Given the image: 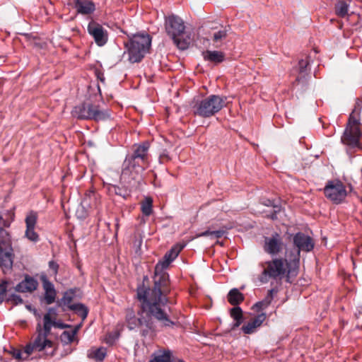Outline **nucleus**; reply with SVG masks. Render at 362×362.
Instances as JSON below:
<instances>
[{
  "label": "nucleus",
  "instance_id": "obj_38",
  "mask_svg": "<svg viewBox=\"0 0 362 362\" xmlns=\"http://www.w3.org/2000/svg\"><path fill=\"white\" fill-rule=\"evenodd\" d=\"M310 64L309 58L307 57L305 59H302L298 62V71L300 74L306 72L307 66Z\"/></svg>",
  "mask_w": 362,
  "mask_h": 362
},
{
  "label": "nucleus",
  "instance_id": "obj_39",
  "mask_svg": "<svg viewBox=\"0 0 362 362\" xmlns=\"http://www.w3.org/2000/svg\"><path fill=\"white\" fill-rule=\"evenodd\" d=\"M227 37V30L223 29L220 30L214 33L213 40L214 42H218L223 39H225Z\"/></svg>",
  "mask_w": 362,
  "mask_h": 362
},
{
  "label": "nucleus",
  "instance_id": "obj_12",
  "mask_svg": "<svg viewBox=\"0 0 362 362\" xmlns=\"http://www.w3.org/2000/svg\"><path fill=\"white\" fill-rule=\"evenodd\" d=\"M73 115L79 119L105 120L110 117L109 112L102 110L100 107L92 103H84L74 107Z\"/></svg>",
  "mask_w": 362,
  "mask_h": 362
},
{
  "label": "nucleus",
  "instance_id": "obj_5",
  "mask_svg": "<svg viewBox=\"0 0 362 362\" xmlns=\"http://www.w3.org/2000/svg\"><path fill=\"white\" fill-rule=\"evenodd\" d=\"M288 262L289 257L287 255L286 258H274L261 263L264 269L258 277L259 281L262 284H267L270 279L281 280L286 274H289L298 269V267L289 265Z\"/></svg>",
  "mask_w": 362,
  "mask_h": 362
},
{
  "label": "nucleus",
  "instance_id": "obj_41",
  "mask_svg": "<svg viewBox=\"0 0 362 362\" xmlns=\"http://www.w3.org/2000/svg\"><path fill=\"white\" fill-rule=\"evenodd\" d=\"M52 327H54L56 328H59V329H64L66 327H70L71 326L69 325L64 324V322H62L60 320L57 321V320H56L55 318H53V320H51L50 324H49L50 329H52Z\"/></svg>",
  "mask_w": 362,
  "mask_h": 362
},
{
  "label": "nucleus",
  "instance_id": "obj_27",
  "mask_svg": "<svg viewBox=\"0 0 362 362\" xmlns=\"http://www.w3.org/2000/svg\"><path fill=\"white\" fill-rule=\"evenodd\" d=\"M9 247H12L11 235L6 229L0 228V248L7 250Z\"/></svg>",
  "mask_w": 362,
  "mask_h": 362
},
{
  "label": "nucleus",
  "instance_id": "obj_45",
  "mask_svg": "<svg viewBox=\"0 0 362 362\" xmlns=\"http://www.w3.org/2000/svg\"><path fill=\"white\" fill-rule=\"evenodd\" d=\"M170 160V156L167 151H164L159 157V161L160 163H164Z\"/></svg>",
  "mask_w": 362,
  "mask_h": 362
},
{
  "label": "nucleus",
  "instance_id": "obj_7",
  "mask_svg": "<svg viewBox=\"0 0 362 362\" xmlns=\"http://www.w3.org/2000/svg\"><path fill=\"white\" fill-rule=\"evenodd\" d=\"M129 40L124 42L129 60L132 63L140 62L148 52L151 45V37L146 33L129 35Z\"/></svg>",
  "mask_w": 362,
  "mask_h": 362
},
{
  "label": "nucleus",
  "instance_id": "obj_31",
  "mask_svg": "<svg viewBox=\"0 0 362 362\" xmlns=\"http://www.w3.org/2000/svg\"><path fill=\"white\" fill-rule=\"evenodd\" d=\"M3 214H5L6 218L4 216H0V228H9L13 221L14 214L7 211Z\"/></svg>",
  "mask_w": 362,
  "mask_h": 362
},
{
  "label": "nucleus",
  "instance_id": "obj_51",
  "mask_svg": "<svg viewBox=\"0 0 362 362\" xmlns=\"http://www.w3.org/2000/svg\"><path fill=\"white\" fill-rule=\"evenodd\" d=\"M212 231L211 230H206L198 235L199 237L212 236Z\"/></svg>",
  "mask_w": 362,
  "mask_h": 362
},
{
  "label": "nucleus",
  "instance_id": "obj_29",
  "mask_svg": "<svg viewBox=\"0 0 362 362\" xmlns=\"http://www.w3.org/2000/svg\"><path fill=\"white\" fill-rule=\"evenodd\" d=\"M334 8L336 14L341 18H344L348 13L349 4L345 1H339L335 4Z\"/></svg>",
  "mask_w": 362,
  "mask_h": 362
},
{
  "label": "nucleus",
  "instance_id": "obj_25",
  "mask_svg": "<svg viewBox=\"0 0 362 362\" xmlns=\"http://www.w3.org/2000/svg\"><path fill=\"white\" fill-rule=\"evenodd\" d=\"M107 355V349L105 347H99L95 349H91L88 353V357L94 359L96 362H101Z\"/></svg>",
  "mask_w": 362,
  "mask_h": 362
},
{
  "label": "nucleus",
  "instance_id": "obj_16",
  "mask_svg": "<svg viewBox=\"0 0 362 362\" xmlns=\"http://www.w3.org/2000/svg\"><path fill=\"white\" fill-rule=\"evenodd\" d=\"M37 221V213L35 211H30L25 217V222L26 230L25 237L29 240L37 243L39 241V235L35 231V227Z\"/></svg>",
  "mask_w": 362,
  "mask_h": 362
},
{
  "label": "nucleus",
  "instance_id": "obj_11",
  "mask_svg": "<svg viewBox=\"0 0 362 362\" xmlns=\"http://www.w3.org/2000/svg\"><path fill=\"white\" fill-rule=\"evenodd\" d=\"M171 262L172 261H170L169 259L166 258L165 256L158 261L155 267L153 286L152 288H147V289L156 288L158 290L159 293H160L161 296L168 298V295L170 293L169 275L168 273L165 272L164 270L168 267Z\"/></svg>",
  "mask_w": 362,
  "mask_h": 362
},
{
  "label": "nucleus",
  "instance_id": "obj_48",
  "mask_svg": "<svg viewBox=\"0 0 362 362\" xmlns=\"http://www.w3.org/2000/svg\"><path fill=\"white\" fill-rule=\"evenodd\" d=\"M117 185L109 184L107 186V189L110 194H115L117 192Z\"/></svg>",
  "mask_w": 362,
  "mask_h": 362
},
{
  "label": "nucleus",
  "instance_id": "obj_19",
  "mask_svg": "<svg viewBox=\"0 0 362 362\" xmlns=\"http://www.w3.org/2000/svg\"><path fill=\"white\" fill-rule=\"evenodd\" d=\"M69 4L73 5L78 13L89 15L95 10V4L90 0H70Z\"/></svg>",
  "mask_w": 362,
  "mask_h": 362
},
{
  "label": "nucleus",
  "instance_id": "obj_40",
  "mask_svg": "<svg viewBox=\"0 0 362 362\" xmlns=\"http://www.w3.org/2000/svg\"><path fill=\"white\" fill-rule=\"evenodd\" d=\"M278 290L275 288H273L268 291L267 295L266 297L262 300L265 304H267V306H269L273 298H274V293H277Z\"/></svg>",
  "mask_w": 362,
  "mask_h": 362
},
{
  "label": "nucleus",
  "instance_id": "obj_10",
  "mask_svg": "<svg viewBox=\"0 0 362 362\" xmlns=\"http://www.w3.org/2000/svg\"><path fill=\"white\" fill-rule=\"evenodd\" d=\"M171 262L172 261H170L169 259L166 258L165 256L158 261L155 267L153 286L152 288H147V289L156 288L158 290L159 293H160L161 296L168 298V295L170 293L169 275L168 273L165 272L164 270L168 267Z\"/></svg>",
  "mask_w": 362,
  "mask_h": 362
},
{
  "label": "nucleus",
  "instance_id": "obj_35",
  "mask_svg": "<svg viewBox=\"0 0 362 362\" xmlns=\"http://www.w3.org/2000/svg\"><path fill=\"white\" fill-rule=\"evenodd\" d=\"M119 333L118 332H108L105 335V342L107 344L112 346L116 342V341L119 339Z\"/></svg>",
  "mask_w": 362,
  "mask_h": 362
},
{
  "label": "nucleus",
  "instance_id": "obj_22",
  "mask_svg": "<svg viewBox=\"0 0 362 362\" xmlns=\"http://www.w3.org/2000/svg\"><path fill=\"white\" fill-rule=\"evenodd\" d=\"M266 317L267 316L264 313H262L257 315L250 322L242 327L243 332L247 334L253 333L255 331V329L263 323V322L266 320Z\"/></svg>",
  "mask_w": 362,
  "mask_h": 362
},
{
  "label": "nucleus",
  "instance_id": "obj_28",
  "mask_svg": "<svg viewBox=\"0 0 362 362\" xmlns=\"http://www.w3.org/2000/svg\"><path fill=\"white\" fill-rule=\"evenodd\" d=\"M78 329L79 326H76L71 332L64 331L60 336L61 341L64 344H69L73 342Z\"/></svg>",
  "mask_w": 362,
  "mask_h": 362
},
{
  "label": "nucleus",
  "instance_id": "obj_21",
  "mask_svg": "<svg viewBox=\"0 0 362 362\" xmlns=\"http://www.w3.org/2000/svg\"><path fill=\"white\" fill-rule=\"evenodd\" d=\"M202 55L204 61L212 63L214 65L219 64L226 59V54L221 51L206 50L202 52Z\"/></svg>",
  "mask_w": 362,
  "mask_h": 362
},
{
  "label": "nucleus",
  "instance_id": "obj_4",
  "mask_svg": "<svg viewBox=\"0 0 362 362\" xmlns=\"http://www.w3.org/2000/svg\"><path fill=\"white\" fill-rule=\"evenodd\" d=\"M362 109V100L357 98L354 108L350 114L346 127L341 137V142L346 146L347 153L356 148H360V139L362 136L360 115Z\"/></svg>",
  "mask_w": 362,
  "mask_h": 362
},
{
  "label": "nucleus",
  "instance_id": "obj_52",
  "mask_svg": "<svg viewBox=\"0 0 362 362\" xmlns=\"http://www.w3.org/2000/svg\"><path fill=\"white\" fill-rule=\"evenodd\" d=\"M33 313H34V315H35V316H37V317H40V315L37 313V310H36L35 308H33Z\"/></svg>",
  "mask_w": 362,
  "mask_h": 362
},
{
  "label": "nucleus",
  "instance_id": "obj_15",
  "mask_svg": "<svg viewBox=\"0 0 362 362\" xmlns=\"http://www.w3.org/2000/svg\"><path fill=\"white\" fill-rule=\"evenodd\" d=\"M88 32L93 37L97 45L101 47L105 45L108 40V34L102 25L91 21L88 25Z\"/></svg>",
  "mask_w": 362,
  "mask_h": 362
},
{
  "label": "nucleus",
  "instance_id": "obj_30",
  "mask_svg": "<svg viewBox=\"0 0 362 362\" xmlns=\"http://www.w3.org/2000/svg\"><path fill=\"white\" fill-rule=\"evenodd\" d=\"M153 199L151 197H146L141 204V210L146 216H149L152 212Z\"/></svg>",
  "mask_w": 362,
  "mask_h": 362
},
{
  "label": "nucleus",
  "instance_id": "obj_24",
  "mask_svg": "<svg viewBox=\"0 0 362 362\" xmlns=\"http://www.w3.org/2000/svg\"><path fill=\"white\" fill-rule=\"evenodd\" d=\"M244 300V296L238 288H232L228 293V301L234 306H238Z\"/></svg>",
  "mask_w": 362,
  "mask_h": 362
},
{
  "label": "nucleus",
  "instance_id": "obj_20",
  "mask_svg": "<svg viewBox=\"0 0 362 362\" xmlns=\"http://www.w3.org/2000/svg\"><path fill=\"white\" fill-rule=\"evenodd\" d=\"M148 362H183L176 359L169 349H159L153 353Z\"/></svg>",
  "mask_w": 362,
  "mask_h": 362
},
{
  "label": "nucleus",
  "instance_id": "obj_6",
  "mask_svg": "<svg viewBox=\"0 0 362 362\" xmlns=\"http://www.w3.org/2000/svg\"><path fill=\"white\" fill-rule=\"evenodd\" d=\"M165 30L178 49H187L191 43V34L186 31L184 21L175 14L165 18Z\"/></svg>",
  "mask_w": 362,
  "mask_h": 362
},
{
  "label": "nucleus",
  "instance_id": "obj_53",
  "mask_svg": "<svg viewBox=\"0 0 362 362\" xmlns=\"http://www.w3.org/2000/svg\"><path fill=\"white\" fill-rule=\"evenodd\" d=\"M26 308L27 309H28L29 310H33V308H32V306L31 305H26Z\"/></svg>",
  "mask_w": 362,
  "mask_h": 362
},
{
  "label": "nucleus",
  "instance_id": "obj_18",
  "mask_svg": "<svg viewBox=\"0 0 362 362\" xmlns=\"http://www.w3.org/2000/svg\"><path fill=\"white\" fill-rule=\"evenodd\" d=\"M40 280L42 283V287L45 291V301L46 304L50 305L55 301L57 296V291L54 286L45 275L41 276Z\"/></svg>",
  "mask_w": 362,
  "mask_h": 362
},
{
  "label": "nucleus",
  "instance_id": "obj_32",
  "mask_svg": "<svg viewBox=\"0 0 362 362\" xmlns=\"http://www.w3.org/2000/svg\"><path fill=\"white\" fill-rule=\"evenodd\" d=\"M75 293V290L72 288L65 291L61 299L62 303L69 308V306L71 305V303L74 298Z\"/></svg>",
  "mask_w": 362,
  "mask_h": 362
},
{
  "label": "nucleus",
  "instance_id": "obj_49",
  "mask_svg": "<svg viewBox=\"0 0 362 362\" xmlns=\"http://www.w3.org/2000/svg\"><path fill=\"white\" fill-rule=\"evenodd\" d=\"M280 211V206H278L277 209H274L273 211L271 213L270 215H269L268 216L272 219V220H276L277 219V214Z\"/></svg>",
  "mask_w": 362,
  "mask_h": 362
},
{
  "label": "nucleus",
  "instance_id": "obj_26",
  "mask_svg": "<svg viewBox=\"0 0 362 362\" xmlns=\"http://www.w3.org/2000/svg\"><path fill=\"white\" fill-rule=\"evenodd\" d=\"M69 309L74 311L78 316L84 320L88 314V308L84 304L78 303L69 306Z\"/></svg>",
  "mask_w": 362,
  "mask_h": 362
},
{
  "label": "nucleus",
  "instance_id": "obj_36",
  "mask_svg": "<svg viewBox=\"0 0 362 362\" xmlns=\"http://www.w3.org/2000/svg\"><path fill=\"white\" fill-rule=\"evenodd\" d=\"M6 301L8 303H12L15 305L23 303V300L21 296L16 293L8 295L6 298Z\"/></svg>",
  "mask_w": 362,
  "mask_h": 362
},
{
  "label": "nucleus",
  "instance_id": "obj_13",
  "mask_svg": "<svg viewBox=\"0 0 362 362\" xmlns=\"http://www.w3.org/2000/svg\"><path fill=\"white\" fill-rule=\"evenodd\" d=\"M323 192L326 198L336 204L342 203L347 196L346 187L339 180H328Z\"/></svg>",
  "mask_w": 362,
  "mask_h": 362
},
{
  "label": "nucleus",
  "instance_id": "obj_9",
  "mask_svg": "<svg viewBox=\"0 0 362 362\" xmlns=\"http://www.w3.org/2000/svg\"><path fill=\"white\" fill-rule=\"evenodd\" d=\"M293 244L295 248L287 253L289 257L288 264L299 267L300 252H311L315 247V242L308 235L298 232L293 235Z\"/></svg>",
  "mask_w": 362,
  "mask_h": 362
},
{
  "label": "nucleus",
  "instance_id": "obj_3",
  "mask_svg": "<svg viewBox=\"0 0 362 362\" xmlns=\"http://www.w3.org/2000/svg\"><path fill=\"white\" fill-rule=\"evenodd\" d=\"M57 315V310L56 308H49L47 313L44 315L43 321V332L41 329L40 324L37 325V335L33 342L27 344L25 347V353L26 357H28L34 351H45L44 354L48 356L54 355L56 349L54 347V344L51 340L47 339V336L50 334L49 324L53 318L56 319Z\"/></svg>",
  "mask_w": 362,
  "mask_h": 362
},
{
  "label": "nucleus",
  "instance_id": "obj_43",
  "mask_svg": "<svg viewBox=\"0 0 362 362\" xmlns=\"http://www.w3.org/2000/svg\"><path fill=\"white\" fill-rule=\"evenodd\" d=\"M262 204L267 206H272L273 209H277L279 205L275 203L274 200H272L269 199H265L262 201Z\"/></svg>",
  "mask_w": 362,
  "mask_h": 362
},
{
  "label": "nucleus",
  "instance_id": "obj_47",
  "mask_svg": "<svg viewBox=\"0 0 362 362\" xmlns=\"http://www.w3.org/2000/svg\"><path fill=\"white\" fill-rule=\"evenodd\" d=\"M11 354H12L13 357L15 358L16 359H18L19 361L22 360V353L20 350L13 349Z\"/></svg>",
  "mask_w": 362,
  "mask_h": 362
},
{
  "label": "nucleus",
  "instance_id": "obj_17",
  "mask_svg": "<svg viewBox=\"0 0 362 362\" xmlns=\"http://www.w3.org/2000/svg\"><path fill=\"white\" fill-rule=\"evenodd\" d=\"M37 281L34 277L26 274L24 279L19 282L14 289L19 293H32L37 289Z\"/></svg>",
  "mask_w": 362,
  "mask_h": 362
},
{
  "label": "nucleus",
  "instance_id": "obj_23",
  "mask_svg": "<svg viewBox=\"0 0 362 362\" xmlns=\"http://www.w3.org/2000/svg\"><path fill=\"white\" fill-rule=\"evenodd\" d=\"M13 248H0V267L6 269H11L13 265Z\"/></svg>",
  "mask_w": 362,
  "mask_h": 362
},
{
  "label": "nucleus",
  "instance_id": "obj_34",
  "mask_svg": "<svg viewBox=\"0 0 362 362\" xmlns=\"http://www.w3.org/2000/svg\"><path fill=\"white\" fill-rule=\"evenodd\" d=\"M8 282L6 280H3L0 283V305L6 300L8 291Z\"/></svg>",
  "mask_w": 362,
  "mask_h": 362
},
{
  "label": "nucleus",
  "instance_id": "obj_46",
  "mask_svg": "<svg viewBox=\"0 0 362 362\" xmlns=\"http://www.w3.org/2000/svg\"><path fill=\"white\" fill-rule=\"evenodd\" d=\"M49 267L53 272V274L56 275L58 272L59 264L54 261H50L49 262Z\"/></svg>",
  "mask_w": 362,
  "mask_h": 362
},
{
  "label": "nucleus",
  "instance_id": "obj_42",
  "mask_svg": "<svg viewBox=\"0 0 362 362\" xmlns=\"http://www.w3.org/2000/svg\"><path fill=\"white\" fill-rule=\"evenodd\" d=\"M227 230H228V228L223 227L222 228H221L219 230H213L212 236H214L216 238H221L226 233Z\"/></svg>",
  "mask_w": 362,
  "mask_h": 362
},
{
  "label": "nucleus",
  "instance_id": "obj_33",
  "mask_svg": "<svg viewBox=\"0 0 362 362\" xmlns=\"http://www.w3.org/2000/svg\"><path fill=\"white\" fill-rule=\"evenodd\" d=\"M183 247L184 246L175 245L170 250H168L164 256L169 259L170 261L173 262V260L176 259Z\"/></svg>",
  "mask_w": 362,
  "mask_h": 362
},
{
  "label": "nucleus",
  "instance_id": "obj_1",
  "mask_svg": "<svg viewBox=\"0 0 362 362\" xmlns=\"http://www.w3.org/2000/svg\"><path fill=\"white\" fill-rule=\"evenodd\" d=\"M137 298L140 306L136 313L133 308L125 310V325L129 330L139 331L141 336L146 337L154 329L153 318L164 327H173L168 313H171L169 298L161 296L156 288L147 289L144 285L137 288Z\"/></svg>",
  "mask_w": 362,
  "mask_h": 362
},
{
  "label": "nucleus",
  "instance_id": "obj_50",
  "mask_svg": "<svg viewBox=\"0 0 362 362\" xmlns=\"http://www.w3.org/2000/svg\"><path fill=\"white\" fill-rule=\"evenodd\" d=\"M235 322L232 325V329H235L238 327L243 322V318H238V320H234Z\"/></svg>",
  "mask_w": 362,
  "mask_h": 362
},
{
  "label": "nucleus",
  "instance_id": "obj_8",
  "mask_svg": "<svg viewBox=\"0 0 362 362\" xmlns=\"http://www.w3.org/2000/svg\"><path fill=\"white\" fill-rule=\"evenodd\" d=\"M226 97L218 95H210L197 100L192 106L195 115L208 118L218 112L226 105Z\"/></svg>",
  "mask_w": 362,
  "mask_h": 362
},
{
  "label": "nucleus",
  "instance_id": "obj_37",
  "mask_svg": "<svg viewBox=\"0 0 362 362\" xmlns=\"http://www.w3.org/2000/svg\"><path fill=\"white\" fill-rule=\"evenodd\" d=\"M230 314L233 320H238V318H243V310L239 306H234L230 309Z\"/></svg>",
  "mask_w": 362,
  "mask_h": 362
},
{
  "label": "nucleus",
  "instance_id": "obj_14",
  "mask_svg": "<svg viewBox=\"0 0 362 362\" xmlns=\"http://www.w3.org/2000/svg\"><path fill=\"white\" fill-rule=\"evenodd\" d=\"M285 247L281 235L277 232L273 233L270 236L264 237L263 250L271 256L278 255Z\"/></svg>",
  "mask_w": 362,
  "mask_h": 362
},
{
  "label": "nucleus",
  "instance_id": "obj_2",
  "mask_svg": "<svg viewBox=\"0 0 362 362\" xmlns=\"http://www.w3.org/2000/svg\"><path fill=\"white\" fill-rule=\"evenodd\" d=\"M149 146L148 142L134 144L132 152L126 155L120 175V182L123 186H117L116 195L127 199L131 192L140 186L143 180L142 174L149 163Z\"/></svg>",
  "mask_w": 362,
  "mask_h": 362
},
{
  "label": "nucleus",
  "instance_id": "obj_44",
  "mask_svg": "<svg viewBox=\"0 0 362 362\" xmlns=\"http://www.w3.org/2000/svg\"><path fill=\"white\" fill-rule=\"evenodd\" d=\"M268 306L267 305V304H265V303H264L263 300L258 301L253 305V308L255 309L257 311L265 309Z\"/></svg>",
  "mask_w": 362,
  "mask_h": 362
}]
</instances>
